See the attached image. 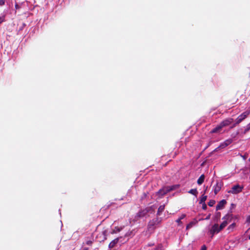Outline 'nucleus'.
I'll list each match as a JSON object with an SVG mask.
<instances>
[{
	"label": "nucleus",
	"instance_id": "nucleus-1",
	"mask_svg": "<svg viewBox=\"0 0 250 250\" xmlns=\"http://www.w3.org/2000/svg\"><path fill=\"white\" fill-rule=\"evenodd\" d=\"M250 114V109H249L238 117V118L236 119L235 123H234L233 119L228 118L223 121L220 125H230L232 124L233 125H235V124H238L245 118H246Z\"/></svg>",
	"mask_w": 250,
	"mask_h": 250
},
{
	"label": "nucleus",
	"instance_id": "nucleus-2",
	"mask_svg": "<svg viewBox=\"0 0 250 250\" xmlns=\"http://www.w3.org/2000/svg\"><path fill=\"white\" fill-rule=\"evenodd\" d=\"M179 188V185H174L172 186H166L164 187L163 188H161L159 190V191L157 192V195L160 197H162L165 194H166L167 193L175 190Z\"/></svg>",
	"mask_w": 250,
	"mask_h": 250
},
{
	"label": "nucleus",
	"instance_id": "nucleus-3",
	"mask_svg": "<svg viewBox=\"0 0 250 250\" xmlns=\"http://www.w3.org/2000/svg\"><path fill=\"white\" fill-rule=\"evenodd\" d=\"M154 209L152 206L146 207L144 209H141L136 214L135 218L138 220L144 217H146L148 212H153Z\"/></svg>",
	"mask_w": 250,
	"mask_h": 250
},
{
	"label": "nucleus",
	"instance_id": "nucleus-4",
	"mask_svg": "<svg viewBox=\"0 0 250 250\" xmlns=\"http://www.w3.org/2000/svg\"><path fill=\"white\" fill-rule=\"evenodd\" d=\"M161 220L160 218H156L154 219H152L148 223L147 228L148 230H153L155 229V226L156 225H159L161 223Z\"/></svg>",
	"mask_w": 250,
	"mask_h": 250
},
{
	"label": "nucleus",
	"instance_id": "nucleus-5",
	"mask_svg": "<svg viewBox=\"0 0 250 250\" xmlns=\"http://www.w3.org/2000/svg\"><path fill=\"white\" fill-rule=\"evenodd\" d=\"M224 220L223 222L220 225V229H223L225 227L227 226L229 223V221H230L231 219V216L230 214H227L222 218Z\"/></svg>",
	"mask_w": 250,
	"mask_h": 250
},
{
	"label": "nucleus",
	"instance_id": "nucleus-6",
	"mask_svg": "<svg viewBox=\"0 0 250 250\" xmlns=\"http://www.w3.org/2000/svg\"><path fill=\"white\" fill-rule=\"evenodd\" d=\"M243 188V187H241L239 185H236L231 188V189L228 191L229 193L238 194L241 192Z\"/></svg>",
	"mask_w": 250,
	"mask_h": 250
},
{
	"label": "nucleus",
	"instance_id": "nucleus-7",
	"mask_svg": "<svg viewBox=\"0 0 250 250\" xmlns=\"http://www.w3.org/2000/svg\"><path fill=\"white\" fill-rule=\"evenodd\" d=\"M107 233V230L105 229L103 230L102 232L99 233L96 238L99 239L98 241L100 242L104 241L106 239V235Z\"/></svg>",
	"mask_w": 250,
	"mask_h": 250
},
{
	"label": "nucleus",
	"instance_id": "nucleus-8",
	"mask_svg": "<svg viewBox=\"0 0 250 250\" xmlns=\"http://www.w3.org/2000/svg\"><path fill=\"white\" fill-rule=\"evenodd\" d=\"M232 142V140L231 139H229L228 140H226L224 142L222 143L218 147H217L214 151H217L218 149L220 148H223L226 147V146H228L229 145H230Z\"/></svg>",
	"mask_w": 250,
	"mask_h": 250
},
{
	"label": "nucleus",
	"instance_id": "nucleus-9",
	"mask_svg": "<svg viewBox=\"0 0 250 250\" xmlns=\"http://www.w3.org/2000/svg\"><path fill=\"white\" fill-rule=\"evenodd\" d=\"M223 183L222 182L217 181L216 184L213 186V189L215 195H216L221 190Z\"/></svg>",
	"mask_w": 250,
	"mask_h": 250
},
{
	"label": "nucleus",
	"instance_id": "nucleus-10",
	"mask_svg": "<svg viewBox=\"0 0 250 250\" xmlns=\"http://www.w3.org/2000/svg\"><path fill=\"white\" fill-rule=\"evenodd\" d=\"M222 229H220V227H219L217 224H215L212 226L211 229H210V233L213 235L215 233H218Z\"/></svg>",
	"mask_w": 250,
	"mask_h": 250
},
{
	"label": "nucleus",
	"instance_id": "nucleus-11",
	"mask_svg": "<svg viewBox=\"0 0 250 250\" xmlns=\"http://www.w3.org/2000/svg\"><path fill=\"white\" fill-rule=\"evenodd\" d=\"M227 204V201L225 199H223L220 201L216 207V209L217 210L222 209Z\"/></svg>",
	"mask_w": 250,
	"mask_h": 250
},
{
	"label": "nucleus",
	"instance_id": "nucleus-12",
	"mask_svg": "<svg viewBox=\"0 0 250 250\" xmlns=\"http://www.w3.org/2000/svg\"><path fill=\"white\" fill-rule=\"evenodd\" d=\"M222 126H217L215 128L213 129L209 132V134H220L222 132Z\"/></svg>",
	"mask_w": 250,
	"mask_h": 250
},
{
	"label": "nucleus",
	"instance_id": "nucleus-13",
	"mask_svg": "<svg viewBox=\"0 0 250 250\" xmlns=\"http://www.w3.org/2000/svg\"><path fill=\"white\" fill-rule=\"evenodd\" d=\"M119 240V238H117L112 240L109 244V248L110 249L113 248L115 246L116 244L118 243Z\"/></svg>",
	"mask_w": 250,
	"mask_h": 250
},
{
	"label": "nucleus",
	"instance_id": "nucleus-14",
	"mask_svg": "<svg viewBox=\"0 0 250 250\" xmlns=\"http://www.w3.org/2000/svg\"><path fill=\"white\" fill-rule=\"evenodd\" d=\"M205 177V175L204 174H202L197 180V184L199 185H202L204 181Z\"/></svg>",
	"mask_w": 250,
	"mask_h": 250
},
{
	"label": "nucleus",
	"instance_id": "nucleus-15",
	"mask_svg": "<svg viewBox=\"0 0 250 250\" xmlns=\"http://www.w3.org/2000/svg\"><path fill=\"white\" fill-rule=\"evenodd\" d=\"M165 206L164 205H161L159 207L157 213V215L159 216L161 215V214L164 211L165 209Z\"/></svg>",
	"mask_w": 250,
	"mask_h": 250
},
{
	"label": "nucleus",
	"instance_id": "nucleus-16",
	"mask_svg": "<svg viewBox=\"0 0 250 250\" xmlns=\"http://www.w3.org/2000/svg\"><path fill=\"white\" fill-rule=\"evenodd\" d=\"M188 193L192 194L196 196L198 194V191L196 188L191 189L188 191Z\"/></svg>",
	"mask_w": 250,
	"mask_h": 250
},
{
	"label": "nucleus",
	"instance_id": "nucleus-17",
	"mask_svg": "<svg viewBox=\"0 0 250 250\" xmlns=\"http://www.w3.org/2000/svg\"><path fill=\"white\" fill-rule=\"evenodd\" d=\"M207 196L203 195L200 202H199V203L202 204V203H205V201L207 200Z\"/></svg>",
	"mask_w": 250,
	"mask_h": 250
},
{
	"label": "nucleus",
	"instance_id": "nucleus-18",
	"mask_svg": "<svg viewBox=\"0 0 250 250\" xmlns=\"http://www.w3.org/2000/svg\"><path fill=\"white\" fill-rule=\"evenodd\" d=\"M235 227V224L234 223H232V224L229 226V227L228 228V229L229 230H232Z\"/></svg>",
	"mask_w": 250,
	"mask_h": 250
},
{
	"label": "nucleus",
	"instance_id": "nucleus-19",
	"mask_svg": "<svg viewBox=\"0 0 250 250\" xmlns=\"http://www.w3.org/2000/svg\"><path fill=\"white\" fill-rule=\"evenodd\" d=\"M215 200H210L208 202V205L210 207H212L213 206V205L215 204Z\"/></svg>",
	"mask_w": 250,
	"mask_h": 250
},
{
	"label": "nucleus",
	"instance_id": "nucleus-20",
	"mask_svg": "<svg viewBox=\"0 0 250 250\" xmlns=\"http://www.w3.org/2000/svg\"><path fill=\"white\" fill-rule=\"evenodd\" d=\"M5 21V16L0 17V24Z\"/></svg>",
	"mask_w": 250,
	"mask_h": 250
},
{
	"label": "nucleus",
	"instance_id": "nucleus-21",
	"mask_svg": "<svg viewBox=\"0 0 250 250\" xmlns=\"http://www.w3.org/2000/svg\"><path fill=\"white\" fill-rule=\"evenodd\" d=\"M93 241L91 240H88L86 242V244L89 246L92 245Z\"/></svg>",
	"mask_w": 250,
	"mask_h": 250
},
{
	"label": "nucleus",
	"instance_id": "nucleus-22",
	"mask_svg": "<svg viewBox=\"0 0 250 250\" xmlns=\"http://www.w3.org/2000/svg\"><path fill=\"white\" fill-rule=\"evenodd\" d=\"M202 208L204 210H206L207 208V205L206 204V203H202Z\"/></svg>",
	"mask_w": 250,
	"mask_h": 250
},
{
	"label": "nucleus",
	"instance_id": "nucleus-23",
	"mask_svg": "<svg viewBox=\"0 0 250 250\" xmlns=\"http://www.w3.org/2000/svg\"><path fill=\"white\" fill-rule=\"evenodd\" d=\"M5 0H0V6H2L5 4Z\"/></svg>",
	"mask_w": 250,
	"mask_h": 250
},
{
	"label": "nucleus",
	"instance_id": "nucleus-24",
	"mask_svg": "<svg viewBox=\"0 0 250 250\" xmlns=\"http://www.w3.org/2000/svg\"><path fill=\"white\" fill-rule=\"evenodd\" d=\"M192 226V223H190L189 224H188L187 227H186V229H188L189 228H190Z\"/></svg>",
	"mask_w": 250,
	"mask_h": 250
},
{
	"label": "nucleus",
	"instance_id": "nucleus-25",
	"mask_svg": "<svg viewBox=\"0 0 250 250\" xmlns=\"http://www.w3.org/2000/svg\"><path fill=\"white\" fill-rule=\"evenodd\" d=\"M176 222L179 225L182 224L181 220L179 218L176 221Z\"/></svg>",
	"mask_w": 250,
	"mask_h": 250
},
{
	"label": "nucleus",
	"instance_id": "nucleus-26",
	"mask_svg": "<svg viewBox=\"0 0 250 250\" xmlns=\"http://www.w3.org/2000/svg\"><path fill=\"white\" fill-rule=\"evenodd\" d=\"M201 250H207V247L205 245H203L201 247Z\"/></svg>",
	"mask_w": 250,
	"mask_h": 250
},
{
	"label": "nucleus",
	"instance_id": "nucleus-27",
	"mask_svg": "<svg viewBox=\"0 0 250 250\" xmlns=\"http://www.w3.org/2000/svg\"><path fill=\"white\" fill-rule=\"evenodd\" d=\"M186 215L185 214H183L179 219L181 220L182 219H184Z\"/></svg>",
	"mask_w": 250,
	"mask_h": 250
},
{
	"label": "nucleus",
	"instance_id": "nucleus-28",
	"mask_svg": "<svg viewBox=\"0 0 250 250\" xmlns=\"http://www.w3.org/2000/svg\"><path fill=\"white\" fill-rule=\"evenodd\" d=\"M161 247H162L161 245L159 246L157 248H156L155 249V250H161Z\"/></svg>",
	"mask_w": 250,
	"mask_h": 250
},
{
	"label": "nucleus",
	"instance_id": "nucleus-29",
	"mask_svg": "<svg viewBox=\"0 0 250 250\" xmlns=\"http://www.w3.org/2000/svg\"><path fill=\"white\" fill-rule=\"evenodd\" d=\"M15 7L16 9H18L20 8V6L17 3H16V4L15 5Z\"/></svg>",
	"mask_w": 250,
	"mask_h": 250
},
{
	"label": "nucleus",
	"instance_id": "nucleus-30",
	"mask_svg": "<svg viewBox=\"0 0 250 250\" xmlns=\"http://www.w3.org/2000/svg\"><path fill=\"white\" fill-rule=\"evenodd\" d=\"M250 129V126L248 128H247V129H245V131L244 133H245L246 132V131L249 130Z\"/></svg>",
	"mask_w": 250,
	"mask_h": 250
},
{
	"label": "nucleus",
	"instance_id": "nucleus-31",
	"mask_svg": "<svg viewBox=\"0 0 250 250\" xmlns=\"http://www.w3.org/2000/svg\"><path fill=\"white\" fill-rule=\"evenodd\" d=\"M83 250H89L88 248H84Z\"/></svg>",
	"mask_w": 250,
	"mask_h": 250
},
{
	"label": "nucleus",
	"instance_id": "nucleus-32",
	"mask_svg": "<svg viewBox=\"0 0 250 250\" xmlns=\"http://www.w3.org/2000/svg\"><path fill=\"white\" fill-rule=\"evenodd\" d=\"M217 214H218V215H219V216L220 215V212H218Z\"/></svg>",
	"mask_w": 250,
	"mask_h": 250
},
{
	"label": "nucleus",
	"instance_id": "nucleus-33",
	"mask_svg": "<svg viewBox=\"0 0 250 250\" xmlns=\"http://www.w3.org/2000/svg\"><path fill=\"white\" fill-rule=\"evenodd\" d=\"M208 188V187H206V188L205 189V191H206L207 189Z\"/></svg>",
	"mask_w": 250,
	"mask_h": 250
},
{
	"label": "nucleus",
	"instance_id": "nucleus-34",
	"mask_svg": "<svg viewBox=\"0 0 250 250\" xmlns=\"http://www.w3.org/2000/svg\"><path fill=\"white\" fill-rule=\"evenodd\" d=\"M249 239L250 240V235H249Z\"/></svg>",
	"mask_w": 250,
	"mask_h": 250
},
{
	"label": "nucleus",
	"instance_id": "nucleus-35",
	"mask_svg": "<svg viewBox=\"0 0 250 250\" xmlns=\"http://www.w3.org/2000/svg\"><path fill=\"white\" fill-rule=\"evenodd\" d=\"M249 125H250V124Z\"/></svg>",
	"mask_w": 250,
	"mask_h": 250
}]
</instances>
